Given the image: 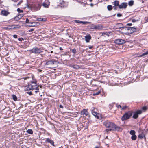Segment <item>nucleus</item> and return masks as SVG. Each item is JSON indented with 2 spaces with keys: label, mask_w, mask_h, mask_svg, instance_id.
Segmentation results:
<instances>
[{
  "label": "nucleus",
  "mask_w": 148,
  "mask_h": 148,
  "mask_svg": "<svg viewBox=\"0 0 148 148\" xmlns=\"http://www.w3.org/2000/svg\"><path fill=\"white\" fill-rule=\"evenodd\" d=\"M103 124L106 127L108 128L106 130L107 132L112 130H118L119 129V127L116 126L113 123L109 121H106L103 122Z\"/></svg>",
  "instance_id": "f257e3e1"
},
{
  "label": "nucleus",
  "mask_w": 148,
  "mask_h": 148,
  "mask_svg": "<svg viewBox=\"0 0 148 148\" xmlns=\"http://www.w3.org/2000/svg\"><path fill=\"white\" fill-rule=\"evenodd\" d=\"M36 83V81L32 82L31 84H29L28 86H26L25 89L27 91L35 90H36L35 91V92L37 93L39 89L38 87H40V88H41V86H37Z\"/></svg>",
  "instance_id": "f03ea898"
},
{
  "label": "nucleus",
  "mask_w": 148,
  "mask_h": 148,
  "mask_svg": "<svg viewBox=\"0 0 148 148\" xmlns=\"http://www.w3.org/2000/svg\"><path fill=\"white\" fill-rule=\"evenodd\" d=\"M133 112L129 111L125 112L121 118L122 121H124L130 119L132 115Z\"/></svg>",
  "instance_id": "7ed1b4c3"
},
{
  "label": "nucleus",
  "mask_w": 148,
  "mask_h": 148,
  "mask_svg": "<svg viewBox=\"0 0 148 148\" xmlns=\"http://www.w3.org/2000/svg\"><path fill=\"white\" fill-rule=\"evenodd\" d=\"M123 29H125V30L128 31L127 33L128 34H132L134 32L136 31V28L133 27H121Z\"/></svg>",
  "instance_id": "20e7f679"
},
{
  "label": "nucleus",
  "mask_w": 148,
  "mask_h": 148,
  "mask_svg": "<svg viewBox=\"0 0 148 148\" xmlns=\"http://www.w3.org/2000/svg\"><path fill=\"white\" fill-rule=\"evenodd\" d=\"M28 51L31 52L32 53L34 54H39L42 52L41 49L38 47L33 48L31 49L28 50Z\"/></svg>",
  "instance_id": "39448f33"
},
{
  "label": "nucleus",
  "mask_w": 148,
  "mask_h": 148,
  "mask_svg": "<svg viewBox=\"0 0 148 148\" xmlns=\"http://www.w3.org/2000/svg\"><path fill=\"white\" fill-rule=\"evenodd\" d=\"M140 131L139 132L140 133L138 136V138L142 139L144 138L145 140H146V137L144 133V132L142 130L141 128H140Z\"/></svg>",
  "instance_id": "423d86ee"
},
{
  "label": "nucleus",
  "mask_w": 148,
  "mask_h": 148,
  "mask_svg": "<svg viewBox=\"0 0 148 148\" xmlns=\"http://www.w3.org/2000/svg\"><path fill=\"white\" fill-rule=\"evenodd\" d=\"M114 42L117 45H122L125 42V41L123 39H119L115 40Z\"/></svg>",
  "instance_id": "0eeeda50"
},
{
  "label": "nucleus",
  "mask_w": 148,
  "mask_h": 148,
  "mask_svg": "<svg viewBox=\"0 0 148 148\" xmlns=\"http://www.w3.org/2000/svg\"><path fill=\"white\" fill-rule=\"evenodd\" d=\"M142 112L140 110L137 111L134 113V114L133 116V118L136 119L138 118V114H141Z\"/></svg>",
  "instance_id": "6e6552de"
},
{
  "label": "nucleus",
  "mask_w": 148,
  "mask_h": 148,
  "mask_svg": "<svg viewBox=\"0 0 148 148\" xmlns=\"http://www.w3.org/2000/svg\"><path fill=\"white\" fill-rule=\"evenodd\" d=\"M127 6V3L126 2H123L119 5V9H125Z\"/></svg>",
  "instance_id": "1a4fd4ad"
},
{
  "label": "nucleus",
  "mask_w": 148,
  "mask_h": 148,
  "mask_svg": "<svg viewBox=\"0 0 148 148\" xmlns=\"http://www.w3.org/2000/svg\"><path fill=\"white\" fill-rule=\"evenodd\" d=\"M92 114L96 118L98 119H99L101 118V115L96 112V111L92 112Z\"/></svg>",
  "instance_id": "9d476101"
},
{
  "label": "nucleus",
  "mask_w": 148,
  "mask_h": 148,
  "mask_svg": "<svg viewBox=\"0 0 148 148\" xmlns=\"http://www.w3.org/2000/svg\"><path fill=\"white\" fill-rule=\"evenodd\" d=\"M75 21L76 23H81L83 25L86 24H87L89 23H90V22H88L82 21L78 20H76Z\"/></svg>",
  "instance_id": "9b49d317"
},
{
  "label": "nucleus",
  "mask_w": 148,
  "mask_h": 148,
  "mask_svg": "<svg viewBox=\"0 0 148 148\" xmlns=\"http://www.w3.org/2000/svg\"><path fill=\"white\" fill-rule=\"evenodd\" d=\"M85 40L86 42H89L91 38V37L90 35H86L85 36Z\"/></svg>",
  "instance_id": "f8f14e48"
},
{
  "label": "nucleus",
  "mask_w": 148,
  "mask_h": 148,
  "mask_svg": "<svg viewBox=\"0 0 148 148\" xmlns=\"http://www.w3.org/2000/svg\"><path fill=\"white\" fill-rule=\"evenodd\" d=\"M24 16L23 14H21L18 15L17 16H16L14 18V19L16 21H18L21 19Z\"/></svg>",
  "instance_id": "ddd939ff"
},
{
  "label": "nucleus",
  "mask_w": 148,
  "mask_h": 148,
  "mask_svg": "<svg viewBox=\"0 0 148 148\" xmlns=\"http://www.w3.org/2000/svg\"><path fill=\"white\" fill-rule=\"evenodd\" d=\"M81 114L82 115L85 114L86 116H87L88 115V113L87 110L84 109L81 112Z\"/></svg>",
  "instance_id": "4468645a"
},
{
  "label": "nucleus",
  "mask_w": 148,
  "mask_h": 148,
  "mask_svg": "<svg viewBox=\"0 0 148 148\" xmlns=\"http://www.w3.org/2000/svg\"><path fill=\"white\" fill-rule=\"evenodd\" d=\"M1 13L3 16H7L9 14V12L7 11L3 10L1 11Z\"/></svg>",
  "instance_id": "2eb2a0df"
},
{
  "label": "nucleus",
  "mask_w": 148,
  "mask_h": 148,
  "mask_svg": "<svg viewBox=\"0 0 148 148\" xmlns=\"http://www.w3.org/2000/svg\"><path fill=\"white\" fill-rule=\"evenodd\" d=\"M54 64V62L52 60H49L46 62L45 64L46 65H53Z\"/></svg>",
  "instance_id": "dca6fc26"
},
{
  "label": "nucleus",
  "mask_w": 148,
  "mask_h": 148,
  "mask_svg": "<svg viewBox=\"0 0 148 148\" xmlns=\"http://www.w3.org/2000/svg\"><path fill=\"white\" fill-rule=\"evenodd\" d=\"M103 28V27L100 25H96L95 29L98 30H101Z\"/></svg>",
  "instance_id": "f3484780"
},
{
  "label": "nucleus",
  "mask_w": 148,
  "mask_h": 148,
  "mask_svg": "<svg viewBox=\"0 0 148 148\" xmlns=\"http://www.w3.org/2000/svg\"><path fill=\"white\" fill-rule=\"evenodd\" d=\"M46 141L50 143L51 145H52L53 146H54V142L49 138H47L46 140Z\"/></svg>",
  "instance_id": "a211bd4d"
},
{
  "label": "nucleus",
  "mask_w": 148,
  "mask_h": 148,
  "mask_svg": "<svg viewBox=\"0 0 148 148\" xmlns=\"http://www.w3.org/2000/svg\"><path fill=\"white\" fill-rule=\"evenodd\" d=\"M114 5L115 7L118 6L119 7V1L117 0H116L115 1L114 3Z\"/></svg>",
  "instance_id": "6ab92c4d"
},
{
  "label": "nucleus",
  "mask_w": 148,
  "mask_h": 148,
  "mask_svg": "<svg viewBox=\"0 0 148 148\" xmlns=\"http://www.w3.org/2000/svg\"><path fill=\"white\" fill-rule=\"evenodd\" d=\"M128 4L129 6H132L134 4V1L132 0L130 1H129L128 3Z\"/></svg>",
  "instance_id": "aec40b11"
},
{
  "label": "nucleus",
  "mask_w": 148,
  "mask_h": 148,
  "mask_svg": "<svg viewBox=\"0 0 148 148\" xmlns=\"http://www.w3.org/2000/svg\"><path fill=\"white\" fill-rule=\"evenodd\" d=\"M41 5L39 4L35 5V9L36 10H38L40 9L41 8Z\"/></svg>",
  "instance_id": "412c9836"
},
{
  "label": "nucleus",
  "mask_w": 148,
  "mask_h": 148,
  "mask_svg": "<svg viewBox=\"0 0 148 148\" xmlns=\"http://www.w3.org/2000/svg\"><path fill=\"white\" fill-rule=\"evenodd\" d=\"M148 55V50L145 53H143L142 54L139 56L138 57H141L144 56Z\"/></svg>",
  "instance_id": "4be33fe9"
},
{
  "label": "nucleus",
  "mask_w": 148,
  "mask_h": 148,
  "mask_svg": "<svg viewBox=\"0 0 148 148\" xmlns=\"http://www.w3.org/2000/svg\"><path fill=\"white\" fill-rule=\"evenodd\" d=\"M27 132L30 134H32L33 133V132L31 129H28L27 131Z\"/></svg>",
  "instance_id": "5701e85b"
},
{
  "label": "nucleus",
  "mask_w": 148,
  "mask_h": 148,
  "mask_svg": "<svg viewBox=\"0 0 148 148\" xmlns=\"http://www.w3.org/2000/svg\"><path fill=\"white\" fill-rule=\"evenodd\" d=\"M12 97L13 98V100L15 101H16L17 100V98L16 96L14 94H13L12 95Z\"/></svg>",
  "instance_id": "b1692460"
},
{
  "label": "nucleus",
  "mask_w": 148,
  "mask_h": 148,
  "mask_svg": "<svg viewBox=\"0 0 148 148\" xmlns=\"http://www.w3.org/2000/svg\"><path fill=\"white\" fill-rule=\"evenodd\" d=\"M137 138V136H136L135 134L133 136H132L131 137V139L132 140H135Z\"/></svg>",
  "instance_id": "393cba45"
},
{
  "label": "nucleus",
  "mask_w": 148,
  "mask_h": 148,
  "mask_svg": "<svg viewBox=\"0 0 148 148\" xmlns=\"http://www.w3.org/2000/svg\"><path fill=\"white\" fill-rule=\"evenodd\" d=\"M107 8L109 11L111 10L112 9V7L111 5H108L107 6Z\"/></svg>",
  "instance_id": "a878e982"
},
{
  "label": "nucleus",
  "mask_w": 148,
  "mask_h": 148,
  "mask_svg": "<svg viewBox=\"0 0 148 148\" xmlns=\"http://www.w3.org/2000/svg\"><path fill=\"white\" fill-rule=\"evenodd\" d=\"M72 67L74 69H77L79 68V66L77 65H73Z\"/></svg>",
  "instance_id": "bb28decb"
},
{
  "label": "nucleus",
  "mask_w": 148,
  "mask_h": 148,
  "mask_svg": "<svg viewBox=\"0 0 148 148\" xmlns=\"http://www.w3.org/2000/svg\"><path fill=\"white\" fill-rule=\"evenodd\" d=\"M136 132L134 130H132L130 132V134L131 135H135Z\"/></svg>",
  "instance_id": "cd10ccee"
},
{
  "label": "nucleus",
  "mask_w": 148,
  "mask_h": 148,
  "mask_svg": "<svg viewBox=\"0 0 148 148\" xmlns=\"http://www.w3.org/2000/svg\"><path fill=\"white\" fill-rule=\"evenodd\" d=\"M96 25L94 24H92L90 25V27L91 29H95Z\"/></svg>",
  "instance_id": "c85d7f7f"
},
{
  "label": "nucleus",
  "mask_w": 148,
  "mask_h": 148,
  "mask_svg": "<svg viewBox=\"0 0 148 148\" xmlns=\"http://www.w3.org/2000/svg\"><path fill=\"white\" fill-rule=\"evenodd\" d=\"M26 23H29V24H33V23L35 24V22H29V19L28 18H27L26 20Z\"/></svg>",
  "instance_id": "c756f323"
},
{
  "label": "nucleus",
  "mask_w": 148,
  "mask_h": 148,
  "mask_svg": "<svg viewBox=\"0 0 148 148\" xmlns=\"http://www.w3.org/2000/svg\"><path fill=\"white\" fill-rule=\"evenodd\" d=\"M42 5L45 8H48V5L46 4L45 3H43L42 4Z\"/></svg>",
  "instance_id": "7c9ffc66"
},
{
  "label": "nucleus",
  "mask_w": 148,
  "mask_h": 148,
  "mask_svg": "<svg viewBox=\"0 0 148 148\" xmlns=\"http://www.w3.org/2000/svg\"><path fill=\"white\" fill-rule=\"evenodd\" d=\"M96 109L95 107H92L91 109V112H92L95 111Z\"/></svg>",
  "instance_id": "2f4dec72"
},
{
  "label": "nucleus",
  "mask_w": 148,
  "mask_h": 148,
  "mask_svg": "<svg viewBox=\"0 0 148 148\" xmlns=\"http://www.w3.org/2000/svg\"><path fill=\"white\" fill-rule=\"evenodd\" d=\"M72 52L74 53V54H75L76 52V50L75 49H71Z\"/></svg>",
  "instance_id": "473e14b6"
},
{
  "label": "nucleus",
  "mask_w": 148,
  "mask_h": 148,
  "mask_svg": "<svg viewBox=\"0 0 148 148\" xmlns=\"http://www.w3.org/2000/svg\"><path fill=\"white\" fill-rule=\"evenodd\" d=\"M127 108V106H123L122 108V110H125Z\"/></svg>",
  "instance_id": "72a5a7b5"
},
{
  "label": "nucleus",
  "mask_w": 148,
  "mask_h": 148,
  "mask_svg": "<svg viewBox=\"0 0 148 148\" xmlns=\"http://www.w3.org/2000/svg\"><path fill=\"white\" fill-rule=\"evenodd\" d=\"M38 20L39 21H43V18H40L38 19Z\"/></svg>",
  "instance_id": "f704fd0d"
},
{
  "label": "nucleus",
  "mask_w": 148,
  "mask_h": 148,
  "mask_svg": "<svg viewBox=\"0 0 148 148\" xmlns=\"http://www.w3.org/2000/svg\"><path fill=\"white\" fill-rule=\"evenodd\" d=\"M27 93L30 95H32V92L31 91L27 92Z\"/></svg>",
  "instance_id": "c9c22d12"
},
{
  "label": "nucleus",
  "mask_w": 148,
  "mask_h": 148,
  "mask_svg": "<svg viewBox=\"0 0 148 148\" xmlns=\"http://www.w3.org/2000/svg\"><path fill=\"white\" fill-rule=\"evenodd\" d=\"M142 110H144V111H145V110H146L147 109V108L145 106H144V107H143V108H142Z\"/></svg>",
  "instance_id": "e433bc0d"
},
{
  "label": "nucleus",
  "mask_w": 148,
  "mask_h": 148,
  "mask_svg": "<svg viewBox=\"0 0 148 148\" xmlns=\"http://www.w3.org/2000/svg\"><path fill=\"white\" fill-rule=\"evenodd\" d=\"M117 107L118 108H121L122 110V107L120 105H118L117 106Z\"/></svg>",
  "instance_id": "4c0bfd02"
},
{
  "label": "nucleus",
  "mask_w": 148,
  "mask_h": 148,
  "mask_svg": "<svg viewBox=\"0 0 148 148\" xmlns=\"http://www.w3.org/2000/svg\"><path fill=\"white\" fill-rule=\"evenodd\" d=\"M101 34H102V36H104L105 35H107V34L106 32L102 33Z\"/></svg>",
  "instance_id": "58836bf2"
},
{
  "label": "nucleus",
  "mask_w": 148,
  "mask_h": 148,
  "mask_svg": "<svg viewBox=\"0 0 148 148\" xmlns=\"http://www.w3.org/2000/svg\"><path fill=\"white\" fill-rule=\"evenodd\" d=\"M100 92L99 91L98 92H96L94 94L95 95H99Z\"/></svg>",
  "instance_id": "ea45409f"
},
{
  "label": "nucleus",
  "mask_w": 148,
  "mask_h": 148,
  "mask_svg": "<svg viewBox=\"0 0 148 148\" xmlns=\"http://www.w3.org/2000/svg\"><path fill=\"white\" fill-rule=\"evenodd\" d=\"M122 16V14L120 13H118L117 14V16L118 17H120Z\"/></svg>",
  "instance_id": "a19ab883"
},
{
  "label": "nucleus",
  "mask_w": 148,
  "mask_h": 148,
  "mask_svg": "<svg viewBox=\"0 0 148 148\" xmlns=\"http://www.w3.org/2000/svg\"><path fill=\"white\" fill-rule=\"evenodd\" d=\"M18 40L20 41H22V40H23L24 39L22 38H20L18 39Z\"/></svg>",
  "instance_id": "79ce46f5"
},
{
  "label": "nucleus",
  "mask_w": 148,
  "mask_h": 148,
  "mask_svg": "<svg viewBox=\"0 0 148 148\" xmlns=\"http://www.w3.org/2000/svg\"><path fill=\"white\" fill-rule=\"evenodd\" d=\"M138 21V20H135L134 19H133L132 20V21L133 22H136Z\"/></svg>",
  "instance_id": "37998d69"
},
{
  "label": "nucleus",
  "mask_w": 148,
  "mask_h": 148,
  "mask_svg": "<svg viewBox=\"0 0 148 148\" xmlns=\"http://www.w3.org/2000/svg\"><path fill=\"white\" fill-rule=\"evenodd\" d=\"M13 37L15 38H17V36L16 35H13Z\"/></svg>",
  "instance_id": "c03bdc74"
},
{
  "label": "nucleus",
  "mask_w": 148,
  "mask_h": 148,
  "mask_svg": "<svg viewBox=\"0 0 148 148\" xmlns=\"http://www.w3.org/2000/svg\"><path fill=\"white\" fill-rule=\"evenodd\" d=\"M29 78V77H24L23 78V79H24V80H26V79H27Z\"/></svg>",
  "instance_id": "a18cd8bd"
},
{
  "label": "nucleus",
  "mask_w": 148,
  "mask_h": 148,
  "mask_svg": "<svg viewBox=\"0 0 148 148\" xmlns=\"http://www.w3.org/2000/svg\"><path fill=\"white\" fill-rule=\"evenodd\" d=\"M127 25H128V26H131L132 25V24L131 23H127Z\"/></svg>",
  "instance_id": "49530a36"
},
{
  "label": "nucleus",
  "mask_w": 148,
  "mask_h": 148,
  "mask_svg": "<svg viewBox=\"0 0 148 148\" xmlns=\"http://www.w3.org/2000/svg\"><path fill=\"white\" fill-rule=\"evenodd\" d=\"M59 107H60V108H63V107L61 105H59Z\"/></svg>",
  "instance_id": "de8ad7c7"
},
{
  "label": "nucleus",
  "mask_w": 148,
  "mask_h": 148,
  "mask_svg": "<svg viewBox=\"0 0 148 148\" xmlns=\"http://www.w3.org/2000/svg\"><path fill=\"white\" fill-rule=\"evenodd\" d=\"M33 30H34V29H30V30H29V32H32V31H33Z\"/></svg>",
  "instance_id": "09e8293b"
},
{
  "label": "nucleus",
  "mask_w": 148,
  "mask_h": 148,
  "mask_svg": "<svg viewBox=\"0 0 148 148\" xmlns=\"http://www.w3.org/2000/svg\"><path fill=\"white\" fill-rule=\"evenodd\" d=\"M89 48L90 49H91L92 48V46H89Z\"/></svg>",
  "instance_id": "8fccbe9b"
},
{
  "label": "nucleus",
  "mask_w": 148,
  "mask_h": 148,
  "mask_svg": "<svg viewBox=\"0 0 148 148\" xmlns=\"http://www.w3.org/2000/svg\"><path fill=\"white\" fill-rule=\"evenodd\" d=\"M17 11L18 12H20V9L19 8H18L17 9Z\"/></svg>",
  "instance_id": "3c124183"
},
{
  "label": "nucleus",
  "mask_w": 148,
  "mask_h": 148,
  "mask_svg": "<svg viewBox=\"0 0 148 148\" xmlns=\"http://www.w3.org/2000/svg\"><path fill=\"white\" fill-rule=\"evenodd\" d=\"M59 49L60 50H63V49L62 47H60Z\"/></svg>",
  "instance_id": "603ef678"
},
{
  "label": "nucleus",
  "mask_w": 148,
  "mask_h": 148,
  "mask_svg": "<svg viewBox=\"0 0 148 148\" xmlns=\"http://www.w3.org/2000/svg\"><path fill=\"white\" fill-rule=\"evenodd\" d=\"M29 26L30 27H34L35 26V25H29Z\"/></svg>",
  "instance_id": "864d4df0"
},
{
  "label": "nucleus",
  "mask_w": 148,
  "mask_h": 148,
  "mask_svg": "<svg viewBox=\"0 0 148 148\" xmlns=\"http://www.w3.org/2000/svg\"><path fill=\"white\" fill-rule=\"evenodd\" d=\"M116 7L115 6V7L114 8V9L115 10H116Z\"/></svg>",
  "instance_id": "5fc2aeb1"
},
{
  "label": "nucleus",
  "mask_w": 148,
  "mask_h": 148,
  "mask_svg": "<svg viewBox=\"0 0 148 148\" xmlns=\"http://www.w3.org/2000/svg\"><path fill=\"white\" fill-rule=\"evenodd\" d=\"M145 20L146 21V22H148V19L147 18H146Z\"/></svg>",
  "instance_id": "6e6d98bb"
},
{
  "label": "nucleus",
  "mask_w": 148,
  "mask_h": 148,
  "mask_svg": "<svg viewBox=\"0 0 148 148\" xmlns=\"http://www.w3.org/2000/svg\"><path fill=\"white\" fill-rule=\"evenodd\" d=\"M23 12V10H20V12Z\"/></svg>",
  "instance_id": "4d7b16f0"
},
{
  "label": "nucleus",
  "mask_w": 148,
  "mask_h": 148,
  "mask_svg": "<svg viewBox=\"0 0 148 148\" xmlns=\"http://www.w3.org/2000/svg\"><path fill=\"white\" fill-rule=\"evenodd\" d=\"M90 5H91L92 6H93V5L91 3V4Z\"/></svg>",
  "instance_id": "13d9d810"
},
{
  "label": "nucleus",
  "mask_w": 148,
  "mask_h": 148,
  "mask_svg": "<svg viewBox=\"0 0 148 148\" xmlns=\"http://www.w3.org/2000/svg\"><path fill=\"white\" fill-rule=\"evenodd\" d=\"M95 148H99V147H95Z\"/></svg>",
  "instance_id": "bf43d9fd"
},
{
  "label": "nucleus",
  "mask_w": 148,
  "mask_h": 148,
  "mask_svg": "<svg viewBox=\"0 0 148 148\" xmlns=\"http://www.w3.org/2000/svg\"><path fill=\"white\" fill-rule=\"evenodd\" d=\"M92 0H89V1L90 2H92Z\"/></svg>",
  "instance_id": "052dcab7"
},
{
  "label": "nucleus",
  "mask_w": 148,
  "mask_h": 148,
  "mask_svg": "<svg viewBox=\"0 0 148 148\" xmlns=\"http://www.w3.org/2000/svg\"><path fill=\"white\" fill-rule=\"evenodd\" d=\"M32 24H33V25H35V24H34V23H33Z\"/></svg>",
  "instance_id": "680f3d73"
},
{
  "label": "nucleus",
  "mask_w": 148,
  "mask_h": 148,
  "mask_svg": "<svg viewBox=\"0 0 148 148\" xmlns=\"http://www.w3.org/2000/svg\"><path fill=\"white\" fill-rule=\"evenodd\" d=\"M18 0H14L16 2L17 1H18Z\"/></svg>",
  "instance_id": "e2e57ef3"
},
{
  "label": "nucleus",
  "mask_w": 148,
  "mask_h": 148,
  "mask_svg": "<svg viewBox=\"0 0 148 148\" xmlns=\"http://www.w3.org/2000/svg\"><path fill=\"white\" fill-rule=\"evenodd\" d=\"M132 135V136H134V135Z\"/></svg>",
  "instance_id": "0e129e2a"
},
{
  "label": "nucleus",
  "mask_w": 148,
  "mask_h": 148,
  "mask_svg": "<svg viewBox=\"0 0 148 148\" xmlns=\"http://www.w3.org/2000/svg\"><path fill=\"white\" fill-rule=\"evenodd\" d=\"M41 71H42V70H40V71L41 72Z\"/></svg>",
  "instance_id": "69168bd1"
},
{
  "label": "nucleus",
  "mask_w": 148,
  "mask_h": 148,
  "mask_svg": "<svg viewBox=\"0 0 148 148\" xmlns=\"http://www.w3.org/2000/svg\"><path fill=\"white\" fill-rule=\"evenodd\" d=\"M52 52H52V51H51V53H52Z\"/></svg>",
  "instance_id": "338daca9"
},
{
  "label": "nucleus",
  "mask_w": 148,
  "mask_h": 148,
  "mask_svg": "<svg viewBox=\"0 0 148 148\" xmlns=\"http://www.w3.org/2000/svg\"><path fill=\"white\" fill-rule=\"evenodd\" d=\"M147 130H148V129Z\"/></svg>",
  "instance_id": "774afa93"
}]
</instances>
